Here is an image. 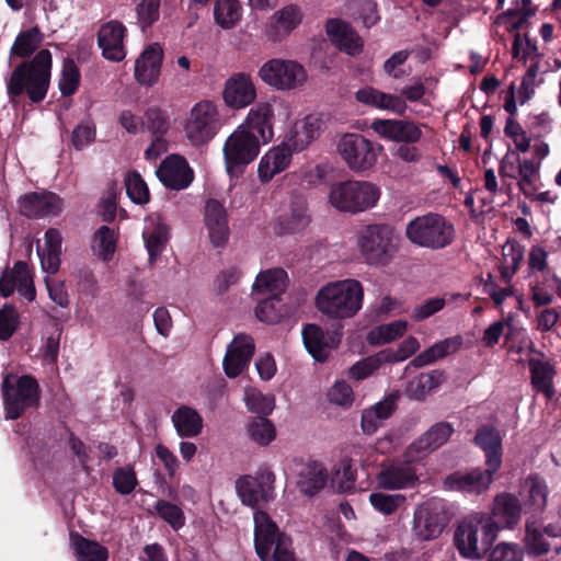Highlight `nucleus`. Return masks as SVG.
Instances as JSON below:
<instances>
[{
	"label": "nucleus",
	"mask_w": 561,
	"mask_h": 561,
	"mask_svg": "<svg viewBox=\"0 0 561 561\" xmlns=\"http://www.w3.org/2000/svg\"><path fill=\"white\" fill-rule=\"evenodd\" d=\"M364 289L353 278L329 282L317 293L314 304L324 316L334 320L353 318L363 307Z\"/></svg>",
	"instance_id": "1"
},
{
	"label": "nucleus",
	"mask_w": 561,
	"mask_h": 561,
	"mask_svg": "<svg viewBox=\"0 0 561 561\" xmlns=\"http://www.w3.org/2000/svg\"><path fill=\"white\" fill-rule=\"evenodd\" d=\"M51 71V54L39 50L30 62H22L12 72L7 91L10 98L26 92L33 102L42 101L47 93Z\"/></svg>",
	"instance_id": "2"
},
{
	"label": "nucleus",
	"mask_w": 561,
	"mask_h": 561,
	"mask_svg": "<svg viewBox=\"0 0 561 561\" xmlns=\"http://www.w3.org/2000/svg\"><path fill=\"white\" fill-rule=\"evenodd\" d=\"M381 192L369 181L345 180L333 183L328 191L329 205L340 213L360 214L374 208Z\"/></svg>",
	"instance_id": "3"
},
{
	"label": "nucleus",
	"mask_w": 561,
	"mask_h": 561,
	"mask_svg": "<svg viewBox=\"0 0 561 561\" xmlns=\"http://www.w3.org/2000/svg\"><path fill=\"white\" fill-rule=\"evenodd\" d=\"M496 537L493 522H489L484 513H474L457 526L455 546L462 558L478 560L484 556Z\"/></svg>",
	"instance_id": "4"
},
{
	"label": "nucleus",
	"mask_w": 561,
	"mask_h": 561,
	"mask_svg": "<svg viewBox=\"0 0 561 561\" xmlns=\"http://www.w3.org/2000/svg\"><path fill=\"white\" fill-rule=\"evenodd\" d=\"M356 244L366 263L385 266L392 261L398 251L399 237L389 225L371 224L357 232Z\"/></svg>",
	"instance_id": "5"
},
{
	"label": "nucleus",
	"mask_w": 561,
	"mask_h": 561,
	"mask_svg": "<svg viewBox=\"0 0 561 561\" xmlns=\"http://www.w3.org/2000/svg\"><path fill=\"white\" fill-rule=\"evenodd\" d=\"M455 234L453 224L434 213L412 219L405 228V237L411 243L431 250L448 247Z\"/></svg>",
	"instance_id": "6"
},
{
	"label": "nucleus",
	"mask_w": 561,
	"mask_h": 561,
	"mask_svg": "<svg viewBox=\"0 0 561 561\" xmlns=\"http://www.w3.org/2000/svg\"><path fill=\"white\" fill-rule=\"evenodd\" d=\"M254 545L262 561H296L290 539L278 533L277 526L263 511H255Z\"/></svg>",
	"instance_id": "7"
},
{
	"label": "nucleus",
	"mask_w": 561,
	"mask_h": 561,
	"mask_svg": "<svg viewBox=\"0 0 561 561\" xmlns=\"http://www.w3.org/2000/svg\"><path fill=\"white\" fill-rule=\"evenodd\" d=\"M221 126L222 117L218 103L204 99L190 108L183 129L193 146H203L215 138Z\"/></svg>",
	"instance_id": "8"
},
{
	"label": "nucleus",
	"mask_w": 561,
	"mask_h": 561,
	"mask_svg": "<svg viewBox=\"0 0 561 561\" xmlns=\"http://www.w3.org/2000/svg\"><path fill=\"white\" fill-rule=\"evenodd\" d=\"M336 151L352 171L365 172L375 167L383 147L360 134L346 133L339 138Z\"/></svg>",
	"instance_id": "9"
},
{
	"label": "nucleus",
	"mask_w": 561,
	"mask_h": 561,
	"mask_svg": "<svg viewBox=\"0 0 561 561\" xmlns=\"http://www.w3.org/2000/svg\"><path fill=\"white\" fill-rule=\"evenodd\" d=\"M289 116V105L283 100L273 98L252 106L240 126H244L262 144H267L274 137L275 118L286 121Z\"/></svg>",
	"instance_id": "10"
},
{
	"label": "nucleus",
	"mask_w": 561,
	"mask_h": 561,
	"mask_svg": "<svg viewBox=\"0 0 561 561\" xmlns=\"http://www.w3.org/2000/svg\"><path fill=\"white\" fill-rule=\"evenodd\" d=\"M262 82L277 91L300 89L308 80L305 67L294 59L273 58L265 61L257 71Z\"/></svg>",
	"instance_id": "11"
},
{
	"label": "nucleus",
	"mask_w": 561,
	"mask_h": 561,
	"mask_svg": "<svg viewBox=\"0 0 561 561\" xmlns=\"http://www.w3.org/2000/svg\"><path fill=\"white\" fill-rule=\"evenodd\" d=\"M3 404L7 419L15 420L39 401L37 381L31 376L15 379L7 375L2 382Z\"/></svg>",
	"instance_id": "12"
},
{
	"label": "nucleus",
	"mask_w": 561,
	"mask_h": 561,
	"mask_svg": "<svg viewBox=\"0 0 561 561\" xmlns=\"http://www.w3.org/2000/svg\"><path fill=\"white\" fill-rule=\"evenodd\" d=\"M261 144L244 126H238L222 148L228 173H232L236 167L251 163L257 157Z\"/></svg>",
	"instance_id": "13"
},
{
	"label": "nucleus",
	"mask_w": 561,
	"mask_h": 561,
	"mask_svg": "<svg viewBox=\"0 0 561 561\" xmlns=\"http://www.w3.org/2000/svg\"><path fill=\"white\" fill-rule=\"evenodd\" d=\"M447 525L443 503L428 500L416 506L413 514L412 531L420 541H431L440 536Z\"/></svg>",
	"instance_id": "14"
},
{
	"label": "nucleus",
	"mask_w": 561,
	"mask_h": 561,
	"mask_svg": "<svg viewBox=\"0 0 561 561\" xmlns=\"http://www.w3.org/2000/svg\"><path fill=\"white\" fill-rule=\"evenodd\" d=\"M486 466L485 470L477 468L468 472H454L446 477L444 485L449 491L481 494L490 488L493 474L500 469L499 459L489 456Z\"/></svg>",
	"instance_id": "15"
},
{
	"label": "nucleus",
	"mask_w": 561,
	"mask_h": 561,
	"mask_svg": "<svg viewBox=\"0 0 561 561\" xmlns=\"http://www.w3.org/2000/svg\"><path fill=\"white\" fill-rule=\"evenodd\" d=\"M256 96L255 83L247 72H234L224 82L221 99L230 110H243L251 105Z\"/></svg>",
	"instance_id": "16"
},
{
	"label": "nucleus",
	"mask_w": 561,
	"mask_h": 561,
	"mask_svg": "<svg viewBox=\"0 0 561 561\" xmlns=\"http://www.w3.org/2000/svg\"><path fill=\"white\" fill-rule=\"evenodd\" d=\"M454 432L455 428L447 422L432 425L407 448L404 453L407 460L409 462H416L425 458L428 454L447 443Z\"/></svg>",
	"instance_id": "17"
},
{
	"label": "nucleus",
	"mask_w": 561,
	"mask_h": 561,
	"mask_svg": "<svg viewBox=\"0 0 561 561\" xmlns=\"http://www.w3.org/2000/svg\"><path fill=\"white\" fill-rule=\"evenodd\" d=\"M301 22V9L295 4H286L266 20L262 28L263 36L268 42H279L291 34Z\"/></svg>",
	"instance_id": "18"
},
{
	"label": "nucleus",
	"mask_w": 561,
	"mask_h": 561,
	"mask_svg": "<svg viewBox=\"0 0 561 561\" xmlns=\"http://www.w3.org/2000/svg\"><path fill=\"white\" fill-rule=\"evenodd\" d=\"M404 457V461H392L382 463L376 474V482L383 490H403L413 488L419 482V476Z\"/></svg>",
	"instance_id": "19"
},
{
	"label": "nucleus",
	"mask_w": 561,
	"mask_h": 561,
	"mask_svg": "<svg viewBox=\"0 0 561 561\" xmlns=\"http://www.w3.org/2000/svg\"><path fill=\"white\" fill-rule=\"evenodd\" d=\"M255 344L252 336L245 333L237 334L227 346L222 367L228 378L238 377L245 368L254 354Z\"/></svg>",
	"instance_id": "20"
},
{
	"label": "nucleus",
	"mask_w": 561,
	"mask_h": 561,
	"mask_svg": "<svg viewBox=\"0 0 561 561\" xmlns=\"http://www.w3.org/2000/svg\"><path fill=\"white\" fill-rule=\"evenodd\" d=\"M522 518V503L519 499L508 492L495 495L490 508L489 522H493L496 534L501 529H513Z\"/></svg>",
	"instance_id": "21"
},
{
	"label": "nucleus",
	"mask_w": 561,
	"mask_h": 561,
	"mask_svg": "<svg viewBox=\"0 0 561 561\" xmlns=\"http://www.w3.org/2000/svg\"><path fill=\"white\" fill-rule=\"evenodd\" d=\"M18 293L27 301H33L36 296L34 282L28 266L24 262H16L11 268H7L0 278V294L9 297Z\"/></svg>",
	"instance_id": "22"
},
{
	"label": "nucleus",
	"mask_w": 561,
	"mask_h": 561,
	"mask_svg": "<svg viewBox=\"0 0 561 561\" xmlns=\"http://www.w3.org/2000/svg\"><path fill=\"white\" fill-rule=\"evenodd\" d=\"M163 49L158 43L149 44L137 57L134 65V78L142 87L154 85L160 78Z\"/></svg>",
	"instance_id": "23"
},
{
	"label": "nucleus",
	"mask_w": 561,
	"mask_h": 561,
	"mask_svg": "<svg viewBox=\"0 0 561 561\" xmlns=\"http://www.w3.org/2000/svg\"><path fill=\"white\" fill-rule=\"evenodd\" d=\"M156 173L164 186L176 191L186 188L194 179L187 161L179 154L167 157Z\"/></svg>",
	"instance_id": "24"
},
{
	"label": "nucleus",
	"mask_w": 561,
	"mask_h": 561,
	"mask_svg": "<svg viewBox=\"0 0 561 561\" xmlns=\"http://www.w3.org/2000/svg\"><path fill=\"white\" fill-rule=\"evenodd\" d=\"M171 238V228L159 214H151L145 218L142 239L150 262L156 261L164 251Z\"/></svg>",
	"instance_id": "25"
},
{
	"label": "nucleus",
	"mask_w": 561,
	"mask_h": 561,
	"mask_svg": "<svg viewBox=\"0 0 561 561\" xmlns=\"http://www.w3.org/2000/svg\"><path fill=\"white\" fill-rule=\"evenodd\" d=\"M309 224L307 199L304 195L293 193L288 199L286 213L274 222V231L278 234L294 233Z\"/></svg>",
	"instance_id": "26"
},
{
	"label": "nucleus",
	"mask_w": 561,
	"mask_h": 561,
	"mask_svg": "<svg viewBox=\"0 0 561 561\" xmlns=\"http://www.w3.org/2000/svg\"><path fill=\"white\" fill-rule=\"evenodd\" d=\"M370 127L381 138L397 142L414 144L422 137L420 127L410 121L378 118Z\"/></svg>",
	"instance_id": "27"
},
{
	"label": "nucleus",
	"mask_w": 561,
	"mask_h": 561,
	"mask_svg": "<svg viewBox=\"0 0 561 561\" xmlns=\"http://www.w3.org/2000/svg\"><path fill=\"white\" fill-rule=\"evenodd\" d=\"M125 35L126 27L121 22L110 21L101 26L98 35V43L106 59L121 61L125 58Z\"/></svg>",
	"instance_id": "28"
},
{
	"label": "nucleus",
	"mask_w": 561,
	"mask_h": 561,
	"mask_svg": "<svg viewBox=\"0 0 561 561\" xmlns=\"http://www.w3.org/2000/svg\"><path fill=\"white\" fill-rule=\"evenodd\" d=\"M293 152L285 142L268 149L257 164L259 180L262 183H267L275 175L286 170L291 162Z\"/></svg>",
	"instance_id": "29"
},
{
	"label": "nucleus",
	"mask_w": 561,
	"mask_h": 561,
	"mask_svg": "<svg viewBox=\"0 0 561 561\" xmlns=\"http://www.w3.org/2000/svg\"><path fill=\"white\" fill-rule=\"evenodd\" d=\"M61 208L60 198L50 192L30 193L20 198V210L27 217L57 215Z\"/></svg>",
	"instance_id": "30"
},
{
	"label": "nucleus",
	"mask_w": 561,
	"mask_h": 561,
	"mask_svg": "<svg viewBox=\"0 0 561 561\" xmlns=\"http://www.w3.org/2000/svg\"><path fill=\"white\" fill-rule=\"evenodd\" d=\"M356 100L368 106L403 115L408 108L405 101L397 94H390L373 87H364L355 93Z\"/></svg>",
	"instance_id": "31"
},
{
	"label": "nucleus",
	"mask_w": 561,
	"mask_h": 561,
	"mask_svg": "<svg viewBox=\"0 0 561 561\" xmlns=\"http://www.w3.org/2000/svg\"><path fill=\"white\" fill-rule=\"evenodd\" d=\"M325 30L331 43L340 50L348 55H357L362 51V39L346 22L339 19L329 20Z\"/></svg>",
	"instance_id": "32"
},
{
	"label": "nucleus",
	"mask_w": 561,
	"mask_h": 561,
	"mask_svg": "<svg viewBox=\"0 0 561 561\" xmlns=\"http://www.w3.org/2000/svg\"><path fill=\"white\" fill-rule=\"evenodd\" d=\"M205 225L209 239L215 247L225 244L228 240L229 228L224 206L215 199H210L205 206Z\"/></svg>",
	"instance_id": "33"
},
{
	"label": "nucleus",
	"mask_w": 561,
	"mask_h": 561,
	"mask_svg": "<svg viewBox=\"0 0 561 561\" xmlns=\"http://www.w3.org/2000/svg\"><path fill=\"white\" fill-rule=\"evenodd\" d=\"M528 367L533 387L537 391L542 392L547 399H551L556 394L553 386L556 369L553 364L539 354L537 357L529 358Z\"/></svg>",
	"instance_id": "34"
},
{
	"label": "nucleus",
	"mask_w": 561,
	"mask_h": 561,
	"mask_svg": "<svg viewBox=\"0 0 561 561\" xmlns=\"http://www.w3.org/2000/svg\"><path fill=\"white\" fill-rule=\"evenodd\" d=\"M321 131V119L316 115H307L296 122L290 136L284 141L294 152L302 151Z\"/></svg>",
	"instance_id": "35"
},
{
	"label": "nucleus",
	"mask_w": 561,
	"mask_h": 561,
	"mask_svg": "<svg viewBox=\"0 0 561 561\" xmlns=\"http://www.w3.org/2000/svg\"><path fill=\"white\" fill-rule=\"evenodd\" d=\"M37 254L44 272L56 274L60 265L61 236L58 230L50 228L44 234V241H37Z\"/></svg>",
	"instance_id": "36"
},
{
	"label": "nucleus",
	"mask_w": 561,
	"mask_h": 561,
	"mask_svg": "<svg viewBox=\"0 0 561 561\" xmlns=\"http://www.w3.org/2000/svg\"><path fill=\"white\" fill-rule=\"evenodd\" d=\"M171 422L178 436L193 438L198 436L204 426L201 413L192 407L180 405L171 415Z\"/></svg>",
	"instance_id": "37"
},
{
	"label": "nucleus",
	"mask_w": 561,
	"mask_h": 561,
	"mask_svg": "<svg viewBox=\"0 0 561 561\" xmlns=\"http://www.w3.org/2000/svg\"><path fill=\"white\" fill-rule=\"evenodd\" d=\"M239 499L244 505L259 508L272 496L271 488L251 476L240 478L236 484Z\"/></svg>",
	"instance_id": "38"
},
{
	"label": "nucleus",
	"mask_w": 561,
	"mask_h": 561,
	"mask_svg": "<svg viewBox=\"0 0 561 561\" xmlns=\"http://www.w3.org/2000/svg\"><path fill=\"white\" fill-rule=\"evenodd\" d=\"M288 285V275L283 268H270L261 272L253 284V291L261 296L279 298Z\"/></svg>",
	"instance_id": "39"
},
{
	"label": "nucleus",
	"mask_w": 561,
	"mask_h": 561,
	"mask_svg": "<svg viewBox=\"0 0 561 561\" xmlns=\"http://www.w3.org/2000/svg\"><path fill=\"white\" fill-rule=\"evenodd\" d=\"M536 71L529 69L516 89L512 83L505 93L504 108L511 115L516 114L518 105L525 104L535 93Z\"/></svg>",
	"instance_id": "40"
},
{
	"label": "nucleus",
	"mask_w": 561,
	"mask_h": 561,
	"mask_svg": "<svg viewBox=\"0 0 561 561\" xmlns=\"http://www.w3.org/2000/svg\"><path fill=\"white\" fill-rule=\"evenodd\" d=\"M327 480L328 473L324 466L317 461H310L299 471L297 485L302 493L313 495L325 485Z\"/></svg>",
	"instance_id": "41"
},
{
	"label": "nucleus",
	"mask_w": 561,
	"mask_h": 561,
	"mask_svg": "<svg viewBox=\"0 0 561 561\" xmlns=\"http://www.w3.org/2000/svg\"><path fill=\"white\" fill-rule=\"evenodd\" d=\"M462 345V337L455 335L445 340L438 341L431 347L420 353L413 360L416 367L430 365L447 355L456 353Z\"/></svg>",
	"instance_id": "42"
},
{
	"label": "nucleus",
	"mask_w": 561,
	"mask_h": 561,
	"mask_svg": "<svg viewBox=\"0 0 561 561\" xmlns=\"http://www.w3.org/2000/svg\"><path fill=\"white\" fill-rule=\"evenodd\" d=\"M394 410V401L391 398L376 403L375 405L364 409L362 412L360 426L365 434H374L381 423L387 420Z\"/></svg>",
	"instance_id": "43"
},
{
	"label": "nucleus",
	"mask_w": 561,
	"mask_h": 561,
	"mask_svg": "<svg viewBox=\"0 0 561 561\" xmlns=\"http://www.w3.org/2000/svg\"><path fill=\"white\" fill-rule=\"evenodd\" d=\"M248 437L257 446L265 447L275 440L277 432L274 423L262 416L252 417L245 425Z\"/></svg>",
	"instance_id": "44"
},
{
	"label": "nucleus",
	"mask_w": 561,
	"mask_h": 561,
	"mask_svg": "<svg viewBox=\"0 0 561 561\" xmlns=\"http://www.w3.org/2000/svg\"><path fill=\"white\" fill-rule=\"evenodd\" d=\"M302 340L307 351L311 356L322 362L330 352V346L324 332L316 324H308L302 330Z\"/></svg>",
	"instance_id": "45"
},
{
	"label": "nucleus",
	"mask_w": 561,
	"mask_h": 561,
	"mask_svg": "<svg viewBox=\"0 0 561 561\" xmlns=\"http://www.w3.org/2000/svg\"><path fill=\"white\" fill-rule=\"evenodd\" d=\"M242 16V9L238 0H217L214 7V19L224 30L234 27Z\"/></svg>",
	"instance_id": "46"
},
{
	"label": "nucleus",
	"mask_w": 561,
	"mask_h": 561,
	"mask_svg": "<svg viewBox=\"0 0 561 561\" xmlns=\"http://www.w3.org/2000/svg\"><path fill=\"white\" fill-rule=\"evenodd\" d=\"M407 330L408 322L404 320H397L371 329L367 333L366 340L370 345H382L402 336Z\"/></svg>",
	"instance_id": "47"
},
{
	"label": "nucleus",
	"mask_w": 561,
	"mask_h": 561,
	"mask_svg": "<svg viewBox=\"0 0 561 561\" xmlns=\"http://www.w3.org/2000/svg\"><path fill=\"white\" fill-rule=\"evenodd\" d=\"M71 545L78 561H106L108 558V551L105 547L79 535L71 536Z\"/></svg>",
	"instance_id": "48"
},
{
	"label": "nucleus",
	"mask_w": 561,
	"mask_h": 561,
	"mask_svg": "<svg viewBox=\"0 0 561 561\" xmlns=\"http://www.w3.org/2000/svg\"><path fill=\"white\" fill-rule=\"evenodd\" d=\"M443 381V374L431 371L421 374L412 379L408 386V394L415 400H423Z\"/></svg>",
	"instance_id": "49"
},
{
	"label": "nucleus",
	"mask_w": 561,
	"mask_h": 561,
	"mask_svg": "<svg viewBox=\"0 0 561 561\" xmlns=\"http://www.w3.org/2000/svg\"><path fill=\"white\" fill-rule=\"evenodd\" d=\"M43 41V34L38 27H31L21 32L10 50L11 56H18L21 58L30 56L34 53Z\"/></svg>",
	"instance_id": "50"
},
{
	"label": "nucleus",
	"mask_w": 561,
	"mask_h": 561,
	"mask_svg": "<svg viewBox=\"0 0 561 561\" xmlns=\"http://www.w3.org/2000/svg\"><path fill=\"white\" fill-rule=\"evenodd\" d=\"M116 241L115 230L107 226H102L93 237L92 249L99 259L108 261L116 250Z\"/></svg>",
	"instance_id": "51"
},
{
	"label": "nucleus",
	"mask_w": 561,
	"mask_h": 561,
	"mask_svg": "<svg viewBox=\"0 0 561 561\" xmlns=\"http://www.w3.org/2000/svg\"><path fill=\"white\" fill-rule=\"evenodd\" d=\"M243 400L248 410L256 414L268 415L275 408V397L272 393H263L253 387L244 390Z\"/></svg>",
	"instance_id": "52"
},
{
	"label": "nucleus",
	"mask_w": 561,
	"mask_h": 561,
	"mask_svg": "<svg viewBox=\"0 0 561 561\" xmlns=\"http://www.w3.org/2000/svg\"><path fill=\"white\" fill-rule=\"evenodd\" d=\"M407 497L401 493H385L381 491L369 494V503L375 511L382 515H392L403 507Z\"/></svg>",
	"instance_id": "53"
},
{
	"label": "nucleus",
	"mask_w": 561,
	"mask_h": 561,
	"mask_svg": "<svg viewBox=\"0 0 561 561\" xmlns=\"http://www.w3.org/2000/svg\"><path fill=\"white\" fill-rule=\"evenodd\" d=\"M437 84V79L432 76L417 77L410 84L400 90V94L405 102H419L426 94H432Z\"/></svg>",
	"instance_id": "54"
},
{
	"label": "nucleus",
	"mask_w": 561,
	"mask_h": 561,
	"mask_svg": "<svg viewBox=\"0 0 561 561\" xmlns=\"http://www.w3.org/2000/svg\"><path fill=\"white\" fill-rule=\"evenodd\" d=\"M527 492V503L535 512H542L547 506L548 486L538 477H529L524 482Z\"/></svg>",
	"instance_id": "55"
},
{
	"label": "nucleus",
	"mask_w": 561,
	"mask_h": 561,
	"mask_svg": "<svg viewBox=\"0 0 561 561\" xmlns=\"http://www.w3.org/2000/svg\"><path fill=\"white\" fill-rule=\"evenodd\" d=\"M474 439L477 445L484 450L486 463H489V456L496 457L499 459L500 465L502 463L501 437L497 431L486 426L481 427L477 432Z\"/></svg>",
	"instance_id": "56"
},
{
	"label": "nucleus",
	"mask_w": 561,
	"mask_h": 561,
	"mask_svg": "<svg viewBox=\"0 0 561 561\" xmlns=\"http://www.w3.org/2000/svg\"><path fill=\"white\" fill-rule=\"evenodd\" d=\"M518 186L526 196H533L536 193V182L539 176V163L530 159H524L518 165Z\"/></svg>",
	"instance_id": "57"
},
{
	"label": "nucleus",
	"mask_w": 561,
	"mask_h": 561,
	"mask_svg": "<svg viewBox=\"0 0 561 561\" xmlns=\"http://www.w3.org/2000/svg\"><path fill=\"white\" fill-rule=\"evenodd\" d=\"M386 360H388V355H386L383 352L368 356L355 363L348 369V376L355 380L366 379L367 377L371 376Z\"/></svg>",
	"instance_id": "58"
},
{
	"label": "nucleus",
	"mask_w": 561,
	"mask_h": 561,
	"mask_svg": "<svg viewBox=\"0 0 561 561\" xmlns=\"http://www.w3.org/2000/svg\"><path fill=\"white\" fill-rule=\"evenodd\" d=\"M146 130L153 135H164L171 127L168 113L159 106H150L145 114Z\"/></svg>",
	"instance_id": "59"
},
{
	"label": "nucleus",
	"mask_w": 561,
	"mask_h": 561,
	"mask_svg": "<svg viewBox=\"0 0 561 561\" xmlns=\"http://www.w3.org/2000/svg\"><path fill=\"white\" fill-rule=\"evenodd\" d=\"M328 401L342 409L352 407L355 394L352 387L344 380H336L327 391Z\"/></svg>",
	"instance_id": "60"
},
{
	"label": "nucleus",
	"mask_w": 561,
	"mask_h": 561,
	"mask_svg": "<svg viewBox=\"0 0 561 561\" xmlns=\"http://www.w3.org/2000/svg\"><path fill=\"white\" fill-rule=\"evenodd\" d=\"M333 482L342 491H348L353 489L356 480V470L353 467V461L348 457H344L339 460L334 467Z\"/></svg>",
	"instance_id": "61"
},
{
	"label": "nucleus",
	"mask_w": 561,
	"mask_h": 561,
	"mask_svg": "<svg viewBox=\"0 0 561 561\" xmlns=\"http://www.w3.org/2000/svg\"><path fill=\"white\" fill-rule=\"evenodd\" d=\"M126 193L131 202L144 205L149 202V190L137 172H129L125 178Z\"/></svg>",
	"instance_id": "62"
},
{
	"label": "nucleus",
	"mask_w": 561,
	"mask_h": 561,
	"mask_svg": "<svg viewBox=\"0 0 561 561\" xmlns=\"http://www.w3.org/2000/svg\"><path fill=\"white\" fill-rule=\"evenodd\" d=\"M80 83V72L72 60H66L62 66L59 89L62 95L73 94Z\"/></svg>",
	"instance_id": "63"
},
{
	"label": "nucleus",
	"mask_w": 561,
	"mask_h": 561,
	"mask_svg": "<svg viewBox=\"0 0 561 561\" xmlns=\"http://www.w3.org/2000/svg\"><path fill=\"white\" fill-rule=\"evenodd\" d=\"M161 0H140L136 5L137 20L141 28H146L158 21Z\"/></svg>",
	"instance_id": "64"
}]
</instances>
